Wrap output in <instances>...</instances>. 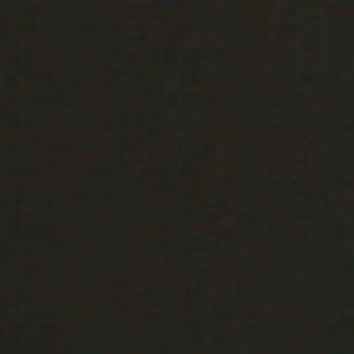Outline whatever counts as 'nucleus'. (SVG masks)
Here are the masks:
<instances>
[{"mask_svg": "<svg viewBox=\"0 0 354 354\" xmlns=\"http://www.w3.org/2000/svg\"><path fill=\"white\" fill-rule=\"evenodd\" d=\"M171 3H173V4H176V1H171Z\"/></svg>", "mask_w": 354, "mask_h": 354, "instance_id": "obj_1", "label": "nucleus"}]
</instances>
